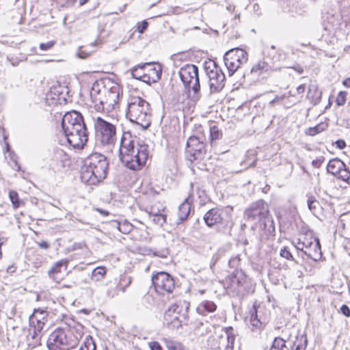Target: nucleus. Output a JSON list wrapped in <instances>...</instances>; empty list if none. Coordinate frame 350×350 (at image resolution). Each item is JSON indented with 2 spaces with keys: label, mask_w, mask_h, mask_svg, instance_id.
Segmentation results:
<instances>
[{
  "label": "nucleus",
  "mask_w": 350,
  "mask_h": 350,
  "mask_svg": "<svg viewBox=\"0 0 350 350\" xmlns=\"http://www.w3.org/2000/svg\"><path fill=\"white\" fill-rule=\"evenodd\" d=\"M216 309L217 306L213 301L206 300L199 304L196 310L198 314L205 315L206 312H213Z\"/></svg>",
  "instance_id": "27"
},
{
  "label": "nucleus",
  "mask_w": 350,
  "mask_h": 350,
  "mask_svg": "<svg viewBox=\"0 0 350 350\" xmlns=\"http://www.w3.org/2000/svg\"><path fill=\"white\" fill-rule=\"evenodd\" d=\"M178 308V306L176 304H174L165 313V321H168L169 319H167L168 317H170L172 313H176V310Z\"/></svg>",
  "instance_id": "43"
},
{
  "label": "nucleus",
  "mask_w": 350,
  "mask_h": 350,
  "mask_svg": "<svg viewBox=\"0 0 350 350\" xmlns=\"http://www.w3.org/2000/svg\"><path fill=\"white\" fill-rule=\"evenodd\" d=\"M307 345L308 338L305 333L297 332L294 336L289 334L287 350H306Z\"/></svg>",
  "instance_id": "14"
},
{
  "label": "nucleus",
  "mask_w": 350,
  "mask_h": 350,
  "mask_svg": "<svg viewBox=\"0 0 350 350\" xmlns=\"http://www.w3.org/2000/svg\"><path fill=\"white\" fill-rule=\"evenodd\" d=\"M96 344L91 336H86L79 350H96Z\"/></svg>",
  "instance_id": "31"
},
{
  "label": "nucleus",
  "mask_w": 350,
  "mask_h": 350,
  "mask_svg": "<svg viewBox=\"0 0 350 350\" xmlns=\"http://www.w3.org/2000/svg\"><path fill=\"white\" fill-rule=\"evenodd\" d=\"M116 226L118 230L123 234H129L133 229V226L126 220H124L122 222H116Z\"/></svg>",
  "instance_id": "28"
},
{
  "label": "nucleus",
  "mask_w": 350,
  "mask_h": 350,
  "mask_svg": "<svg viewBox=\"0 0 350 350\" xmlns=\"http://www.w3.org/2000/svg\"><path fill=\"white\" fill-rule=\"evenodd\" d=\"M172 323L174 324V326L179 327L181 326L180 321L178 319V317L177 316H174L171 321Z\"/></svg>",
  "instance_id": "55"
},
{
  "label": "nucleus",
  "mask_w": 350,
  "mask_h": 350,
  "mask_svg": "<svg viewBox=\"0 0 350 350\" xmlns=\"http://www.w3.org/2000/svg\"><path fill=\"white\" fill-rule=\"evenodd\" d=\"M126 117L144 129L151 123V109L150 104L139 96H131L128 100Z\"/></svg>",
  "instance_id": "6"
},
{
  "label": "nucleus",
  "mask_w": 350,
  "mask_h": 350,
  "mask_svg": "<svg viewBox=\"0 0 350 350\" xmlns=\"http://www.w3.org/2000/svg\"><path fill=\"white\" fill-rule=\"evenodd\" d=\"M226 334V345L227 350H233L234 344L236 338L237 334L234 328L231 326L224 328Z\"/></svg>",
  "instance_id": "26"
},
{
  "label": "nucleus",
  "mask_w": 350,
  "mask_h": 350,
  "mask_svg": "<svg viewBox=\"0 0 350 350\" xmlns=\"http://www.w3.org/2000/svg\"><path fill=\"white\" fill-rule=\"evenodd\" d=\"M153 74L155 75V77L152 79L153 81H158L161 77L162 70L160 64H157L152 69Z\"/></svg>",
  "instance_id": "41"
},
{
  "label": "nucleus",
  "mask_w": 350,
  "mask_h": 350,
  "mask_svg": "<svg viewBox=\"0 0 350 350\" xmlns=\"http://www.w3.org/2000/svg\"><path fill=\"white\" fill-rule=\"evenodd\" d=\"M306 244L304 243H301L300 241L298 242L297 245H295V248L297 250H300L304 253V251L306 250Z\"/></svg>",
  "instance_id": "54"
},
{
  "label": "nucleus",
  "mask_w": 350,
  "mask_h": 350,
  "mask_svg": "<svg viewBox=\"0 0 350 350\" xmlns=\"http://www.w3.org/2000/svg\"><path fill=\"white\" fill-rule=\"evenodd\" d=\"M229 249H230V246L226 245L224 247H221L219 248L218 250L217 251V253L218 254H219L221 257L229 250Z\"/></svg>",
  "instance_id": "51"
},
{
  "label": "nucleus",
  "mask_w": 350,
  "mask_h": 350,
  "mask_svg": "<svg viewBox=\"0 0 350 350\" xmlns=\"http://www.w3.org/2000/svg\"><path fill=\"white\" fill-rule=\"evenodd\" d=\"M94 129L96 139L103 145H109L116 139L115 125L100 117L94 120Z\"/></svg>",
  "instance_id": "10"
},
{
  "label": "nucleus",
  "mask_w": 350,
  "mask_h": 350,
  "mask_svg": "<svg viewBox=\"0 0 350 350\" xmlns=\"http://www.w3.org/2000/svg\"><path fill=\"white\" fill-rule=\"evenodd\" d=\"M307 204L309 210L315 214L320 208V203L317 201L314 196H310L307 200Z\"/></svg>",
  "instance_id": "32"
},
{
  "label": "nucleus",
  "mask_w": 350,
  "mask_h": 350,
  "mask_svg": "<svg viewBox=\"0 0 350 350\" xmlns=\"http://www.w3.org/2000/svg\"><path fill=\"white\" fill-rule=\"evenodd\" d=\"M106 274V269L103 267H98L92 271V279L96 281L100 280Z\"/></svg>",
  "instance_id": "34"
},
{
  "label": "nucleus",
  "mask_w": 350,
  "mask_h": 350,
  "mask_svg": "<svg viewBox=\"0 0 350 350\" xmlns=\"http://www.w3.org/2000/svg\"><path fill=\"white\" fill-rule=\"evenodd\" d=\"M108 169L107 157L101 153L93 152L83 161L81 168V180L90 185H96L107 177Z\"/></svg>",
  "instance_id": "4"
},
{
  "label": "nucleus",
  "mask_w": 350,
  "mask_h": 350,
  "mask_svg": "<svg viewBox=\"0 0 350 350\" xmlns=\"http://www.w3.org/2000/svg\"><path fill=\"white\" fill-rule=\"evenodd\" d=\"M266 323V319L263 318L257 319V309L255 305L250 311V324L252 330H261Z\"/></svg>",
  "instance_id": "21"
},
{
  "label": "nucleus",
  "mask_w": 350,
  "mask_h": 350,
  "mask_svg": "<svg viewBox=\"0 0 350 350\" xmlns=\"http://www.w3.org/2000/svg\"><path fill=\"white\" fill-rule=\"evenodd\" d=\"M68 260L67 259H62L59 261L57 262L48 271V274L49 277L53 279L56 282H59V278L57 276V275L59 273H61V269L62 267H64L65 270H66L68 265Z\"/></svg>",
  "instance_id": "20"
},
{
  "label": "nucleus",
  "mask_w": 350,
  "mask_h": 350,
  "mask_svg": "<svg viewBox=\"0 0 350 350\" xmlns=\"http://www.w3.org/2000/svg\"><path fill=\"white\" fill-rule=\"evenodd\" d=\"M148 23L146 21H143L140 23H138L137 29L139 33H143L148 28Z\"/></svg>",
  "instance_id": "42"
},
{
  "label": "nucleus",
  "mask_w": 350,
  "mask_h": 350,
  "mask_svg": "<svg viewBox=\"0 0 350 350\" xmlns=\"http://www.w3.org/2000/svg\"><path fill=\"white\" fill-rule=\"evenodd\" d=\"M338 177L342 180H348L350 178V172L347 169L346 166L342 167L337 174Z\"/></svg>",
  "instance_id": "38"
},
{
  "label": "nucleus",
  "mask_w": 350,
  "mask_h": 350,
  "mask_svg": "<svg viewBox=\"0 0 350 350\" xmlns=\"http://www.w3.org/2000/svg\"><path fill=\"white\" fill-rule=\"evenodd\" d=\"M304 254L314 261L320 260L322 253L319 240L317 239L315 243L310 242L308 246H306Z\"/></svg>",
  "instance_id": "16"
},
{
  "label": "nucleus",
  "mask_w": 350,
  "mask_h": 350,
  "mask_svg": "<svg viewBox=\"0 0 350 350\" xmlns=\"http://www.w3.org/2000/svg\"><path fill=\"white\" fill-rule=\"evenodd\" d=\"M149 347L151 350H163L161 345L156 341L150 342Z\"/></svg>",
  "instance_id": "49"
},
{
  "label": "nucleus",
  "mask_w": 350,
  "mask_h": 350,
  "mask_svg": "<svg viewBox=\"0 0 350 350\" xmlns=\"http://www.w3.org/2000/svg\"><path fill=\"white\" fill-rule=\"evenodd\" d=\"M224 210L219 208H213L207 211L204 215L205 224L208 227H212L217 224H224Z\"/></svg>",
  "instance_id": "15"
},
{
  "label": "nucleus",
  "mask_w": 350,
  "mask_h": 350,
  "mask_svg": "<svg viewBox=\"0 0 350 350\" xmlns=\"http://www.w3.org/2000/svg\"><path fill=\"white\" fill-rule=\"evenodd\" d=\"M152 221L159 226H163L166 222V215L160 213L158 215L152 216Z\"/></svg>",
  "instance_id": "37"
},
{
  "label": "nucleus",
  "mask_w": 350,
  "mask_h": 350,
  "mask_svg": "<svg viewBox=\"0 0 350 350\" xmlns=\"http://www.w3.org/2000/svg\"><path fill=\"white\" fill-rule=\"evenodd\" d=\"M83 245L81 243H75L72 245L73 250L81 249Z\"/></svg>",
  "instance_id": "60"
},
{
  "label": "nucleus",
  "mask_w": 350,
  "mask_h": 350,
  "mask_svg": "<svg viewBox=\"0 0 350 350\" xmlns=\"http://www.w3.org/2000/svg\"><path fill=\"white\" fill-rule=\"evenodd\" d=\"M120 88L118 84L105 85L102 80L96 81L90 90V98L98 111H110L118 103Z\"/></svg>",
  "instance_id": "5"
},
{
  "label": "nucleus",
  "mask_w": 350,
  "mask_h": 350,
  "mask_svg": "<svg viewBox=\"0 0 350 350\" xmlns=\"http://www.w3.org/2000/svg\"><path fill=\"white\" fill-rule=\"evenodd\" d=\"M342 84L347 88H350V77L345 79L342 82Z\"/></svg>",
  "instance_id": "61"
},
{
  "label": "nucleus",
  "mask_w": 350,
  "mask_h": 350,
  "mask_svg": "<svg viewBox=\"0 0 350 350\" xmlns=\"http://www.w3.org/2000/svg\"><path fill=\"white\" fill-rule=\"evenodd\" d=\"M83 329V326L81 324H78L76 327L77 331L79 332H81Z\"/></svg>",
  "instance_id": "64"
},
{
  "label": "nucleus",
  "mask_w": 350,
  "mask_h": 350,
  "mask_svg": "<svg viewBox=\"0 0 350 350\" xmlns=\"http://www.w3.org/2000/svg\"><path fill=\"white\" fill-rule=\"evenodd\" d=\"M131 282V278L124 276L120 279V283L117 285V288L118 290L124 293L126 291V287L128 286Z\"/></svg>",
  "instance_id": "36"
},
{
  "label": "nucleus",
  "mask_w": 350,
  "mask_h": 350,
  "mask_svg": "<svg viewBox=\"0 0 350 350\" xmlns=\"http://www.w3.org/2000/svg\"><path fill=\"white\" fill-rule=\"evenodd\" d=\"M340 312H341L346 317H350V309L349 306L346 304L342 305V306L340 308Z\"/></svg>",
  "instance_id": "45"
},
{
  "label": "nucleus",
  "mask_w": 350,
  "mask_h": 350,
  "mask_svg": "<svg viewBox=\"0 0 350 350\" xmlns=\"http://www.w3.org/2000/svg\"><path fill=\"white\" fill-rule=\"evenodd\" d=\"M48 316L47 312L43 309H35L29 317L30 325H37V329H42L44 326V319Z\"/></svg>",
  "instance_id": "19"
},
{
  "label": "nucleus",
  "mask_w": 350,
  "mask_h": 350,
  "mask_svg": "<svg viewBox=\"0 0 350 350\" xmlns=\"http://www.w3.org/2000/svg\"><path fill=\"white\" fill-rule=\"evenodd\" d=\"M226 342L223 334L211 336L207 339V345L212 350H227Z\"/></svg>",
  "instance_id": "18"
},
{
  "label": "nucleus",
  "mask_w": 350,
  "mask_h": 350,
  "mask_svg": "<svg viewBox=\"0 0 350 350\" xmlns=\"http://www.w3.org/2000/svg\"><path fill=\"white\" fill-rule=\"evenodd\" d=\"M9 198L12 204V206L14 208H18L21 203L22 201L18 197V194L16 191L12 190L9 192Z\"/></svg>",
  "instance_id": "33"
},
{
  "label": "nucleus",
  "mask_w": 350,
  "mask_h": 350,
  "mask_svg": "<svg viewBox=\"0 0 350 350\" xmlns=\"http://www.w3.org/2000/svg\"><path fill=\"white\" fill-rule=\"evenodd\" d=\"M306 86L304 84H301L297 88V92L299 94H303L305 91Z\"/></svg>",
  "instance_id": "58"
},
{
  "label": "nucleus",
  "mask_w": 350,
  "mask_h": 350,
  "mask_svg": "<svg viewBox=\"0 0 350 350\" xmlns=\"http://www.w3.org/2000/svg\"><path fill=\"white\" fill-rule=\"evenodd\" d=\"M62 131L68 144L75 149H82L88 140V131L81 113H66L61 122Z\"/></svg>",
  "instance_id": "1"
},
{
  "label": "nucleus",
  "mask_w": 350,
  "mask_h": 350,
  "mask_svg": "<svg viewBox=\"0 0 350 350\" xmlns=\"http://www.w3.org/2000/svg\"><path fill=\"white\" fill-rule=\"evenodd\" d=\"M16 267L14 265H10L8 267L7 271L8 273H12L16 271Z\"/></svg>",
  "instance_id": "59"
},
{
  "label": "nucleus",
  "mask_w": 350,
  "mask_h": 350,
  "mask_svg": "<svg viewBox=\"0 0 350 350\" xmlns=\"http://www.w3.org/2000/svg\"><path fill=\"white\" fill-rule=\"evenodd\" d=\"M280 254L282 258L287 260H295L291 252L289 251L288 247H284L280 250Z\"/></svg>",
  "instance_id": "39"
},
{
  "label": "nucleus",
  "mask_w": 350,
  "mask_h": 350,
  "mask_svg": "<svg viewBox=\"0 0 350 350\" xmlns=\"http://www.w3.org/2000/svg\"><path fill=\"white\" fill-rule=\"evenodd\" d=\"M327 127L325 123L321 122L314 127H310L306 131V134L311 136H314L321 132L325 131Z\"/></svg>",
  "instance_id": "30"
},
{
  "label": "nucleus",
  "mask_w": 350,
  "mask_h": 350,
  "mask_svg": "<svg viewBox=\"0 0 350 350\" xmlns=\"http://www.w3.org/2000/svg\"><path fill=\"white\" fill-rule=\"evenodd\" d=\"M281 68L274 67L265 60H260L257 64L254 65L251 69V73L261 75L262 73L271 74L273 72L280 71Z\"/></svg>",
  "instance_id": "17"
},
{
  "label": "nucleus",
  "mask_w": 350,
  "mask_h": 350,
  "mask_svg": "<svg viewBox=\"0 0 350 350\" xmlns=\"http://www.w3.org/2000/svg\"><path fill=\"white\" fill-rule=\"evenodd\" d=\"M323 157H320L312 161V165L316 168H319L324 161Z\"/></svg>",
  "instance_id": "47"
},
{
  "label": "nucleus",
  "mask_w": 350,
  "mask_h": 350,
  "mask_svg": "<svg viewBox=\"0 0 350 350\" xmlns=\"http://www.w3.org/2000/svg\"><path fill=\"white\" fill-rule=\"evenodd\" d=\"M247 59V53L242 49L234 48L226 52L224 61L229 75L232 76Z\"/></svg>",
  "instance_id": "12"
},
{
  "label": "nucleus",
  "mask_w": 350,
  "mask_h": 350,
  "mask_svg": "<svg viewBox=\"0 0 350 350\" xmlns=\"http://www.w3.org/2000/svg\"><path fill=\"white\" fill-rule=\"evenodd\" d=\"M282 337H275L271 345V350H287L288 336L286 337L285 331L282 332Z\"/></svg>",
  "instance_id": "25"
},
{
  "label": "nucleus",
  "mask_w": 350,
  "mask_h": 350,
  "mask_svg": "<svg viewBox=\"0 0 350 350\" xmlns=\"http://www.w3.org/2000/svg\"><path fill=\"white\" fill-rule=\"evenodd\" d=\"M347 93L346 92H340L338 94L336 102V104L339 106H342L345 104L346 102V97H347Z\"/></svg>",
  "instance_id": "40"
},
{
  "label": "nucleus",
  "mask_w": 350,
  "mask_h": 350,
  "mask_svg": "<svg viewBox=\"0 0 350 350\" xmlns=\"http://www.w3.org/2000/svg\"><path fill=\"white\" fill-rule=\"evenodd\" d=\"M190 211L191 204L188 202L187 199H185V201L178 206V221L176 223L178 224L186 220L190 213Z\"/></svg>",
  "instance_id": "22"
},
{
  "label": "nucleus",
  "mask_w": 350,
  "mask_h": 350,
  "mask_svg": "<svg viewBox=\"0 0 350 350\" xmlns=\"http://www.w3.org/2000/svg\"><path fill=\"white\" fill-rule=\"evenodd\" d=\"M208 130L209 133V139L211 144L213 142V141L221 138L222 132L217 126L213 125L212 126H209Z\"/></svg>",
  "instance_id": "29"
},
{
  "label": "nucleus",
  "mask_w": 350,
  "mask_h": 350,
  "mask_svg": "<svg viewBox=\"0 0 350 350\" xmlns=\"http://www.w3.org/2000/svg\"><path fill=\"white\" fill-rule=\"evenodd\" d=\"M257 161V159L256 158L255 155H254V159L251 163L248 162V167H253L256 165V163Z\"/></svg>",
  "instance_id": "62"
},
{
  "label": "nucleus",
  "mask_w": 350,
  "mask_h": 350,
  "mask_svg": "<svg viewBox=\"0 0 350 350\" xmlns=\"http://www.w3.org/2000/svg\"><path fill=\"white\" fill-rule=\"evenodd\" d=\"M97 211L102 215H109V212L105 211V210H103V209H99L98 208Z\"/></svg>",
  "instance_id": "63"
},
{
  "label": "nucleus",
  "mask_w": 350,
  "mask_h": 350,
  "mask_svg": "<svg viewBox=\"0 0 350 350\" xmlns=\"http://www.w3.org/2000/svg\"><path fill=\"white\" fill-rule=\"evenodd\" d=\"M147 212L151 217L158 215L161 213L160 210L159 208H156L154 206H152L150 208L149 211H147Z\"/></svg>",
  "instance_id": "50"
},
{
  "label": "nucleus",
  "mask_w": 350,
  "mask_h": 350,
  "mask_svg": "<svg viewBox=\"0 0 350 350\" xmlns=\"http://www.w3.org/2000/svg\"><path fill=\"white\" fill-rule=\"evenodd\" d=\"M244 219L252 224V230L258 227L267 236L275 232L273 219L270 214L269 206L263 200L252 202L243 213Z\"/></svg>",
  "instance_id": "3"
},
{
  "label": "nucleus",
  "mask_w": 350,
  "mask_h": 350,
  "mask_svg": "<svg viewBox=\"0 0 350 350\" xmlns=\"http://www.w3.org/2000/svg\"><path fill=\"white\" fill-rule=\"evenodd\" d=\"M205 136L203 133L200 136L192 135L187 142L186 154L188 160L193 161L202 160L206 154Z\"/></svg>",
  "instance_id": "11"
},
{
  "label": "nucleus",
  "mask_w": 350,
  "mask_h": 350,
  "mask_svg": "<svg viewBox=\"0 0 350 350\" xmlns=\"http://www.w3.org/2000/svg\"><path fill=\"white\" fill-rule=\"evenodd\" d=\"M345 167V163L340 159L336 158L329 160L327 165L328 173L336 176L342 167Z\"/></svg>",
  "instance_id": "24"
},
{
  "label": "nucleus",
  "mask_w": 350,
  "mask_h": 350,
  "mask_svg": "<svg viewBox=\"0 0 350 350\" xmlns=\"http://www.w3.org/2000/svg\"><path fill=\"white\" fill-rule=\"evenodd\" d=\"M221 258V256L218 254L217 252L213 256L210 264V267L211 269L215 265V264Z\"/></svg>",
  "instance_id": "48"
},
{
  "label": "nucleus",
  "mask_w": 350,
  "mask_h": 350,
  "mask_svg": "<svg viewBox=\"0 0 350 350\" xmlns=\"http://www.w3.org/2000/svg\"><path fill=\"white\" fill-rule=\"evenodd\" d=\"M42 329H37V325H30V328L29 329V336L33 340H36L35 344H33V346H36V344L38 343V337L39 334H40Z\"/></svg>",
  "instance_id": "35"
},
{
  "label": "nucleus",
  "mask_w": 350,
  "mask_h": 350,
  "mask_svg": "<svg viewBox=\"0 0 350 350\" xmlns=\"http://www.w3.org/2000/svg\"><path fill=\"white\" fill-rule=\"evenodd\" d=\"M55 41H49L46 43H41L40 44V49L42 51H47L49 50V49H51V47H53L55 44Z\"/></svg>",
  "instance_id": "44"
},
{
  "label": "nucleus",
  "mask_w": 350,
  "mask_h": 350,
  "mask_svg": "<svg viewBox=\"0 0 350 350\" xmlns=\"http://www.w3.org/2000/svg\"><path fill=\"white\" fill-rule=\"evenodd\" d=\"M204 69L208 78L210 94L219 92L225 86L226 77L221 68L215 61L208 60L204 63Z\"/></svg>",
  "instance_id": "9"
},
{
  "label": "nucleus",
  "mask_w": 350,
  "mask_h": 350,
  "mask_svg": "<svg viewBox=\"0 0 350 350\" xmlns=\"http://www.w3.org/2000/svg\"><path fill=\"white\" fill-rule=\"evenodd\" d=\"M285 96L284 95H282V96H276L271 102H270V104L271 105H273V103H277L278 102L279 100H283Z\"/></svg>",
  "instance_id": "57"
},
{
  "label": "nucleus",
  "mask_w": 350,
  "mask_h": 350,
  "mask_svg": "<svg viewBox=\"0 0 350 350\" xmlns=\"http://www.w3.org/2000/svg\"><path fill=\"white\" fill-rule=\"evenodd\" d=\"M229 280H230L232 286L234 284H236L237 286H239L241 284V282H240L239 279L238 278L237 274H236L234 273H233V274L229 277Z\"/></svg>",
  "instance_id": "46"
},
{
  "label": "nucleus",
  "mask_w": 350,
  "mask_h": 350,
  "mask_svg": "<svg viewBox=\"0 0 350 350\" xmlns=\"http://www.w3.org/2000/svg\"><path fill=\"white\" fill-rule=\"evenodd\" d=\"M335 144H336V148H338L340 150L345 148L346 146V143L343 139H338L335 142Z\"/></svg>",
  "instance_id": "52"
},
{
  "label": "nucleus",
  "mask_w": 350,
  "mask_h": 350,
  "mask_svg": "<svg viewBox=\"0 0 350 350\" xmlns=\"http://www.w3.org/2000/svg\"><path fill=\"white\" fill-rule=\"evenodd\" d=\"M152 282L155 291L159 295L172 293L175 288L174 278L165 271L158 272L153 275Z\"/></svg>",
  "instance_id": "13"
},
{
  "label": "nucleus",
  "mask_w": 350,
  "mask_h": 350,
  "mask_svg": "<svg viewBox=\"0 0 350 350\" xmlns=\"http://www.w3.org/2000/svg\"><path fill=\"white\" fill-rule=\"evenodd\" d=\"M153 66L152 63H145L134 66L131 69V75L133 78L146 82V78L149 79V77H148L147 75L142 73L141 70L144 69L146 66Z\"/></svg>",
  "instance_id": "23"
},
{
  "label": "nucleus",
  "mask_w": 350,
  "mask_h": 350,
  "mask_svg": "<svg viewBox=\"0 0 350 350\" xmlns=\"http://www.w3.org/2000/svg\"><path fill=\"white\" fill-rule=\"evenodd\" d=\"M198 67L194 64H187L180 68L178 75L185 90L193 92L195 98H200V83Z\"/></svg>",
  "instance_id": "8"
},
{
  "label": "nucleus",
  "mask_w": 350,
  "mask_h": 350,
  "mask_svg": "<svg viewBox=\"0 0 350 350\" xmlns=\"http://www.w3.org/2000/svg\"><path fill=\"white\" fill-rule=\"evenodd\" d=\"M149 156L148 146L143 144L135 145L131 139L129 133H123L119 149V157L121 162L129 169L137 171L145 165Z\"/></svg>",
  "instance_id": "2"
},
{
  "label": "nucleus",
  "mask_w": 350,
  "mask_h": 350,
  "mask_svg": "<svg viewBox=\"0 0 350 350\" xmlns=\"http://www.w3.org/2000/svg\"><path fill=\"white\" fill-rule=\"evenodd\" d=\"M79 340L68 327H57L49 335L46 346L49 350H70L77 346Z\"/></svg>",
  "instance_id": "7"
},
{
  "label": "nucleus",
  "mask_w": 350,
  "mask_h": 350,
  "mask_svg": "<svg viewBox=\"0 0 350 350\" xmlns=\"http://www.w3.org/2000/svg\"><path fill=\"white\" fill-rule=\"evenodd\" d=\"M38 244L40 246V247L42 249L46 250L49 247V244L48 243V242H46L45 241H42L40 243H38Z\"/></svg>",
  "instance_id": "56"
},
{
  "label": "nucleus",
  "mask_w": 350,
  "mask_h": 350,
  "mask_svg": "<svg viewBox=\"0 0 350 350\" xmlns=\"http://www.w3.org/2000/svg\"><path fill=\"white\" fill-rule=\"evenodd\" d=\"M291 68H293L295 71H296L299 74H302L304 72L303 67L301 66H300L299 64H296Z\"/></svg>",
  "instance_id": "53"
}]
</instances>
